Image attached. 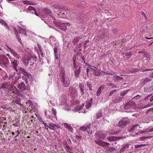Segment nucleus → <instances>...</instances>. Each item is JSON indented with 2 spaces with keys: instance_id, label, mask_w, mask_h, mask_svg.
Returning a JSON list of instances; mask_svg holds the SVG:
<instances>
[{
  "instance_id": "3",
  "label": "nucleus",
  "mask_w": 153,
  "mask_h": 153,
  "mask_svg": "<svg viewBox=\"0 0 153 153\" xmlns=\"http://www.w3.org/2000/svg\"><path fill=\"white\" fill-rule=\"evenodd\" d=\"M61 77L62 81L64 86L65 87H68L70 83V79L66 76L64 71L62 72Z\"/></svg>"
},
{
  "instance_id": "44",
  "label": "nucleus",
  "mask_w": 153,
  "mask_h": 153,
  "mask_svg": "<svg viewBox=\"0 0 153 153\" xmlns=\"http://www.w3.org/2000/svg\"><path fill=\"white\" fill-rule=\"evenodd\" d=\"M118 80L120 81L123 82V78L122 77H120L118 76Z\"/></svg>"
},
{
  "instance_id": "56",
  "label": "nucleus",
  "mask_w": 153,
  "mask_h": 153,
  "mask_svg": "<svg viewBox=\"0 0 153 153\" xmlns=\"http://www.w3.org/2000/svg\"><path fill=\"white\" fill-rule=\"evenodd\" d=\"M44 125L46 127L48 128H50V126H48L47 124H46V123H45V124H44Z\"/></svg>"
},
{
  "instance_id": "60",
  "label": "nucleus",
  "mask_w": 153,
  "mask_h": 153,
  "mask_svg": "<svg viewBox=\"0 0 153 153\" xmlns=\"http://www.w3.org/2000/svg\"><path fill=\"white\" fill-rule=\"evenodd\" d=\"M149 100L150 102H152L153 101V97L152 96L150 98Z\"/></svg>"
},
{
  "instance_id": "38",
  "label": "nucleus",
  "mask_w": 153,
  "mask_h": 153,
  "mask_svg": "<svg viewBox=\"0 0 153 153\" xmlns=\"http://www.w3.org/2000/svg\"><path fill=\"white\" fill-rule=\"evenodd\" d=\"M102 113L101 112L98 113L96 114V118L97 119H98L102 116Z\"/></svg>"
},
{
  "instance_id": "12",
  "label": "nucleus",
  "mask_w": 153,
  "mask_h": 153,
  "mask_svg": "<svg viewBox=\"0 0 153 153\" xmlns=\"http://www.w3.org/2000/svg\"><path fill=\"white\" fill-rule=\"evenodd\" d=\"M8 49L15 58L18 59H20L21 58V56L13 49L9 47H8Z\"/></svg>"
},
{
  "instance_id": "59",
  "label": "nucleus",
  "mask_w": 153,
  "mask_h": 153,
  "mask_svg": "<svg viewBox=\"0 0 153 153\" xmlns=\"http://www.w3.org/2000/svg\"><path fill=\"white\" fill-rule=\"evenodd\" d=\"M89 42V41L88 40H87L86 42L84 44V48H85L86 47V44L88 42Z\"/></svg>"
},
{
  "instance_id": "4",
  "label": "nucleus",
  "mask_w": 153,
  "mask_h": 153,
  "mask_svg": "<svg viewBox=\"0 0 153 153\" xmlns=\"http://www.w3.org/2000/svg\"><path fill=\"white\" fill-rule=\"evenodd\" d=\"M97 40L102 41H105L107 40L109 38V33L107 30H105L103 33L98 35Z\"/></svg>"
},
{
  "instance_id": "21",
  "label": "nucleus",
  "mask_w": 153,
  "mask_h": 153,
  "mask_svg": "<svg viewBox=\"0 0 153 153\" xmlns=\"http://www.w3.org/2000/svg\"><path fill=\"white\" fill-rule=\"evenodd\" d=\"M22 62H24V64L25 65H27L30 63L29 58L25 57L22 59Z\"/></svg>"
},
{
  "instance_id": "52",
  "label": "nucleus",
  "mask_w": 153,
  "mask_h": 153,
  "mask_svg": "<svg viewBox=\"0 0 153 153\" xmlns=\"http://www.w3.org/2000/svg\"><path fill=\"white\" fill-rule=\"evenodd\" d=\"M76 5L78 7L81 8L82 7V6L80 3L78 4H76Z\"/></svg>"
},
{
  "instance_id": "11",
  "label": "nucleus",
  "mask_w": 153,
  "mask_h": 153,
  "mask_svg": "<svg viewBox=\"0 0 153 153\" xmlns=\"http://www.w3.org/2000/svg\"><path fill=\"white\" fill-rule=\"evenodd\" d=\"M49 125L50 126V129L51 130H55L60 128V126L59 125L54 124L53 123H49Z\"/></svg>"
},
{
  "instance_id": "31",
  "label": "nucleus",
  "mask_w": 153,
  "mask_h": 153,
  "mask_svg": "<svg viewBox=\"0 0 153 153\" xmlns=\"http://www.w3.org/2000/svg\"><path fill=\"white\" fill-rule=\"evenodd\" d=\"M45 115L48 117H52V115L51 113L49 111H46L45 112Z\"/></svg>"
},
{
  "instance_id": "53",
  "label": "nucleus",
  "mask_w": 153,
  "mask_h": 153,
  "mask_svg": "<svg viewBox=\"0 0 153 153\" xmlns=\"http://www.w3.org/2000/svg\"><path fill=\"white\" fill-rule=\"evenodd\" d=\"M153 131V128H151V129H149L147 132V133H149L150 132H151Z\"/></svg>"
},
{
  "instance_id": "14",
  "label": "nucleus",
  "mask_w": 153,
  "mask_h": 153,
  "mask_svg": "<svg viewBox=\"0 0 153 153\" xmlns=\"http://www.w3.org/2000/svg\"><path fill=\"white\" fill-rule=\"evenodd\" d=\"M31 75L30 74H25L24 76L22 77V79L24 81H25L26 84H27L28 82V78L29 79L30 77H31Z\"/></svg>"
},
{
  "instance_id": "27",
  "label": "nucleus",
  "mask_w": 153,
  "mask_h": 153,
  "mask_svg": "<svg viewBox=\"0 0 153 153\" xmlns=\"http://www.w3.org/2000/svg\"><path fill=\"white\" fill-rule=\"evenodd\" d=\"M151 80L150 79L148 78H146L143 79L141 81V83L144 85L146 84L147 83L149 82Z\"/></svg>"
},
{
  "instance_id": "30",
  "label": "nucleus",
  "mask_w": 153,
  "mask_h": 153,
  "mask_svg": "<svg viewBox=\"0 0 153 153\" xmlns=\"http://www.w3.org/2000/svg\"><path fill=\"white\" fill-rule=\"evenodd\" d=\"M92 101V99L90 100L89 101H88V103H87L86 105L85 106L87 108H90L91 106V102Z\"/></svg>"
},
{
  "instance_id": "8",
  "label": "nucleus",
  "mask_w": 153,
  "mask_h": 153,
  "mask_svg": "<svg viewBox=\"0 0 153 153\" xmlns=\"http://www.w3.org/2000/svg\"><path fill=\"white\" fill-rule=\"evenodd\" d=\"M95 142L97 144L103 147H108L110 144L108 143L99 140H95Z\"/></svg>"
},
{
  "instance_id": "47",
  "label": "nucleus",
  "mask_w": 153,
  "mask_h": 153,
  "mask_svg": "<svg viewBox=\"0 0 153 153\" xmlns=\"http://www.w3.org/2000/svg\"><path fill=\"white\" fill-rule=\"evenodd\" d=\"M140 95H137L134 97L133 99H135L136 100H137V99L139 98L140 97Z\"/></svg>"
},
{
  "instance_id": "2",
  "label": "nucleus",
  "mask_w": 153,
  "mask_h": 153,
  "mask_svg": "<svg viewBox=\"0 0 153 153\" xmlns=\"http://www.w3.org/2000/svg\"><path fill=\"white\" fill-rule=\"evenodd\" d=\"M136 104L134 102L132 101L128 102L124 106V109L127 112L134 111L136 107Z\"/></svg>"
},
{
  "instance_id": "9",
  "label": "nucleus",
  "mask_w": 153,
  "mask_h": 153,
  "mask_svg": "<svg viewBox=\"0 0 153 153\" xmlns=\"http://www.w3.org/2000/svg\"><path fill=\"white\" fill-rule=\"evenodd\" d=\"M70 25V24L68 23H61L59 25V28L63 30H65Z\"/></svg>"
},
{
  "instance_id": "39",
  "label": "nucleus",
  "mask_w": 153,
  "mask_h": 153,
  "mask_svg": "<svg viewBox=\"0 0 153 153\" xmlns=\"http://www.w3.org/2000/svg\"><path fill=\"white\" fill-rule=\"evenodd\" d=\"M18 31L20 33H25V30L24 29L21 28H19L18 29Z\"/></svg>"
},
{
  "instance_id": "18",
  "label": "nucleus",
  "mask_w": 153,
  "mask_h": 153,
  "mask_svg": "<svg viewBox=\"0 0 153 153\" xmlns=\"http://www.w3.org/2000/svg\"><path fill=\"white\" fill-rule=\"evenodd\" d=\"M37 57L35 55H33V56L29 58V60H30V63L32 62H36L37 60Z\"/></svg>"
},
{
  "instance_id": "20",
  "label": "nucleus",
  "mask_w": 153,
  "mask_h": 153,
  "mask_svg": "<svg viewBox=\"0 0 153 153\" xmlns=\"http://www.w3.org/2000/svg\"><path fill=\"white\" fill-rule=\"evenodd\" d=\"M11 62L14 70L17 71V67L18 66L17 61L15 59H13L11 61Z\"/></svg>"
},
{
  "instance_id": "48",
  "label": "nucleus",
  "mask_w": 153,
  "mask_h": 153,
  "mask_svg": "<svg viewBox=\"0 0 153 153\" xmlns=\"http://www.w3.org/2000/svg\"><path fill=\"white\" fill-rule=\"evenodd\" d=\"M54 54H55V56H56V54H57V49L55 48H54Z\"/></svg>"
},
{
  "instance_id": "6",
  "label": "nucleus",
  "mask_w": 153,
  "mask_h": 153,
  "mask_svg": "<svg viewBox=\"0 0 153 153\" xmlns=\"http://www.w3.org/2000/svg\"><path fill=\"white\" fill-rule=\"evenodd\" d=\"M18 88L20 90L23 91L25 90H30V87L28 85H25L23 82H21L18 86Z\"/></svg>"
},
{
  "instance_id": "7",
  "label": "nucleus",
  "mask_w": 153,
  "mask_h": 153,
  "mask_svg": "<svg viewBox=\"0 0 153 153\" xmlns=\"http://www.w3.org/2000/svg\"><path fill=\"white\" fill-rule=\"evenodd\" d=\"M91 124H89L86 126H82L80 128V129L83 131L86 132L89 134H91L92 131H90Z\"/></svg>"
},
{
  "instance_id": "25",
  "label": "nucleus",
  "mask_w": 153,
  "mask_h": 153,
  "mask_svg": "<svg viewBox=\"0 0 153 153\" xmlns=\"http://www.w3.org/2000/svg\"><path fill=\"white\" fill-rule=\"evenodd\" d=\"M150 28L149 26H147L146 25H145L143 26L142 27V31L143 32H145Z\"/></svg>"
},
{
  "instance_id": "50",
  "label": "nucleus",
  "mask_w": 153,
  "mask_h": 153,
  "mask_svg": "<svg viewBox=\"0 0 153 153\" xmlns=\"http://www.w3.org/2000/svg\"><path fill=\"white\" fill-rule=\"evenodd\" d=\"M76 137L78 140L79 139H81L82 138V137L79 136H78L77 135H76Z\"/></svg>"
},
{
  "instance_id": "22",
  "label": "nucleus",
  "mask_w": 153,
  "mask_h": 153,
  "mask_svg": "<svg viewBox=\"0 0 153 153\" xmlns=\"http://www.w3.org/2000/svg\"><path fill=\"white\" fill-rule=\"evenodd\" d=\"M80 39H81L80 37H76L73 40L72 42L74 45H76L78 44V42Z\"/></svg>"
},
{
  "instance_id": "29",
  "label": "nucleus",
  "mask_w": 153,
  "mask_h": 153,
  "mask_svg": "<svg viewBox=\"0 0 153 153\" xmlns=\"http://www.w3.org/2000/svg\"><path fill=\"white\" fill-rule=\"evenodd\" d=\"M52 113L51 114L52 117H56V110L54 108H53L51 109Z\"/></svg>"
},
{
  "instance_id": "17",
  "label": "nucleus",
  "mask_w": 153,
  "mask_h": 153,
  "mask_svg": "<svg viewBox=\"0 0 153 153\" xmlns=\"http://www.w3.org/2000/svg\"><path fill=\"white\" fill-rule=\"evenodd\" d=\"M122 138V137H116L115 136H113L111 137H107V139H108L109 141H113L116 140L118 139H120Z\"/></svg>"
},
{
  "instance_id": "16",
  "label": "nucleus",
  "mask_w": 153,
  "mask_h": 153,
  "mask_svg": "<svg viewBox=\"0 0 153 153\" xmlns=\"http://www.w3.org/2000/svg\"><path fill=\"white\" fill-rule=\"evenodd\" d=\"M63 126L65 128L67 129L70 131L73 132V129L71 127L70 125L66 123H63Z\"/></svg>"
},
{
  "instance_id": "64",
  "label": "nucleus",
  "mask_w": 153,
  "mask_h": 153,
  "mask_svg": "<svg viewBox=\"0 0 153 153\" xmlns=\"http://www.w3.org/2000/svg\"><path fill=\"white\" fill-rule=\"evenodd\" d=\"M115 150V148H113V147H111V148L110 149H109V150H111V151H114V150Z\"/></svg>"
},
{
  "instance_id": "35",
  "label": "nucleus",
  "mask_w": 153,
  "mask_h": 153,
  "mask_svg": "<svg viewBox=\"0 0 153 153\" xmlns=\"http://www.w3.org/2000/svg\"><path fill=\"white\" fill-rule=\"evenodd\" d=\"M22 2L25 4H27L30 5H33L32 2L30 1H22Z\"/></svg>"
},
{
  "instance_id": "49",
  "label": "nucleus",
  "mask_w": 153,
  "mask_h": 153,
  "mask_svg": "<svg viewBox=\"0 0 153 153\" xmlns=\"http://www.w3.org/2000/svg\"><path fill=\"white\" fill-rule=\"evenodd\" d=\"M150 75H149V77L151 78H153V73L152 72H150Z\"/></svg>"
},
{
  "instance_id": "45",
  "label": "nucleus",
  "mask_w": 153,
  "mask_h": 153,
  "mask_svg": "<svg viewBox=\"0 0 153 153\" xmlns=\"http://www.w3.org/2000/svg\"><path fill=\"white\" fill-rule=\"evenodd\" d=\"M116 91V90H114L113 91H111L109 94V95L110 96H111Z\"/></svg>"
},
{
  "instance_id": "57",
  "label": "nucleus",
  "mask_w": 153,
  "mask_h": 153,
  "mask_svg": "<svg viewBox=\"0 0 153 153\" xmlns=\"http://www.w3.org/2000/svg\"><path fill=\"white\" fill-rule=\"evenodd\" d=\"M147 130V129H146V130H142V131H140V134H143V133H145V132H146V131Z\"/></svg>"
},
{
  "instance_id": "62",
  "label": "nucleus",
  "mask_w": 153,
  "mask_h": 153,
  "mask_svg": "<svg viewBox=\"0 0 153 153\" xmlns=\"http://www.w3.org/2000/svg\"><path fill=\"white\" fill-rule=\"evenodd\" d=\"M15 102L19 105H21V106H22V105H23L22 104L20 103V102H19V101H17V102Z\"/></svg>"
},
{
  "instance_id": "54",
  "label": "nucleus",
  "mask_w": 153,
  "mask_h": 153,
  "mask_svg": "<svg viewBox=\"0 0 153 153\" xmlns=\"http://www.w3.org/2000/svg\"><path fill=\"white\" fill-rule=\"evenodd\" d=\"M135 148H139L141 147V145H137L135 146Z\"/></svg>"
},
{
  "instance_id": "51",
  "label": "nucleus",
  "mask_w": 153,
  "mask_h": 153,
  "mask_svg": "<svg viewBox=\"0 0 153 153\" xmlns=\"http://www.w3.org/2000/svg\"><path fill=\"white\" fill-rule=\"evenodd\" d=\"M150 96V95H148L147 97H146L144 99V100H149V97Z\"/></svg>"
},
{
  "instance_id": "5",
  "label": "nucleus",
  "mask_w": 153,
  "mask_h": 153,
  "mask_svg": "<svg viewBox=\"0 0 153 153\" xmlns=\"http://www.w3.org/2000/svg\"><path fill=\"white\" fill-rule=\"evenodd\" d=\"M9 62L8 58L5 56L0 55V65H6Z\"/></svg>"
},
{
  "instance_id": "40",
  "label": "nucleus",
  "mask_w": 153,
  "mask_h": 153,
  "mask_svg": "<svg viewBox=\"0 0 153 153\" xmlns=\"http://www.w3.org/2000/svg\"><path fill=\"white\" fill-rule=\"evenodd\" d=\"M128 90H126L122 92H121L120 93V94L121 95H122V96H125L128 92Z\"/></svg>"
},
{
  "instance_id": "1",
  "label": "nucleus",
  "mask_w": 153,
  "mask_h": 153,
  "mask_svg": "<svg viewBox=\"0 0 153 153\" xmlns=\"http://www.w3.org/2000/svg\"><path fill=\"white\" fill-rule=\"evenodd\" d=\"M1 88L5 90L8 89V94L12 96H14L16 97L18 95V92L16 88L14 85H11L7 82L2 83Z\"/></svg>"
},
{
  "instance_id": "61",
  "label": "nucleus",
  "mask_w": 153,
  "mask_h": 153,
  "mask_svg": "<svg viewBox=\"0 0 153 153\" xmlns=\"http://www.w3.org/2000/svg\"><path fill=\"white\" fill-rule=\"evenodd\" d=\"M40 51V52H41V54H40L41 55V56L42 57H44V54H43V51H41V50Z\"/></svg>"
},
{
  "instance_id": "41",
  "label": "nucleus",
  "mask_w": 153,
  "mask_h": 153,
  "mask_svg": "<svg viewBox=\"0 0 153 153\" xmlns=\"http://www.w3.org/2000/svg\"><path fill=\"white\" fill-rule=\"evenodd\" d=\"M118 76L116 75H114L112 77V78H113V79L115 80H118Z\"/></svg>"
},
{
  "instance_id": "63",
  "label": "nucleus",
  "mask_w": 153,
  "mask_h": 153,
  "mask_svg": "<svg viewBox=\"0 0 153 153\" xmlns=\"http://www.w3.org/2000/svg\"><path fill=\"white\" fill-rule=\"evenodd\" d=\"M40 121L44 125L45 123L42 119L40 120Z\"/></svg>"
},
{
  "instance_id": "26",
  "label": "nucleus",
  "mask_w": 153,
  "mask_h": 153,
  "mask_svg": "<svg viewBox=\"0 0 153 153\" xmlns=\"http://www.w3.org/2000/svg\"><path fill=\"white\" fill-rule=\"evenodd\" d=\"M59 13H62L63 14V15H62L63 16H65L66 17H71V14L69 12H67V11H65V12H59Z\"/></svg>"
},
{
  "instance_id": "43",
  "label": "nucleus",
  "mask_w": 153,
  "mask_h": 153,
  "mask_svg": "<svg viewBox=\"0 0 153 153\" xmlns=\"http://www.w3.org/2000/svg\"><path fill=\"white\" fill-rule=\"evenodd\" d=\"M141 14L143 16H144L145 19L147 20V18L145 13L144 12H141Z\"/></svg>"
},
{
  "instance_id": "36",
  "label": "nucleus",
  "mask_w": 153,
  "mask_h": 153,
  "mask_svg": "<svg viewBox=\"0 0 153 153\" xmlns=\"http://www.w3.org/2000/svg\"><path fill=\"white\" fill-rule=\"evenodd\" d=\"M131 53L130 52L126 53L125 54V56H127V58H130L131 56Z\"/></svg>"
},
{
  "instance_id": "33",
  "label": "nucleus",
  "mask_w": 153,
  "mask_h": 153,
  "mask_svg": "<svg viewBox=\"0 0 153 153\" xmlns=\"http://www.w3.org/2000/svg\"><path fill=\"white\" fill-rule=\"evenodd\" d=\"M28 10L31 11L33 13H34V11L36 10L35 8L31 6H29L28 8Z\"/></svg>"
},
{
  "instance_id": "28",
  "label": "nucleus",
  "mask_w": 153,
  "mask_h": 153,
  "mask_svg": "<svg viewBox=\"0 0 153 153\" xmlns=\"http://www.w3.org/2000/svg\"><path fill=\"white\" fill-rule=\"evenodd\" d=\"M80 70L79 67L78 69L75 70V76L76 77H78L80 73Z\"/></svg>"
},
{
  "instance_id": "15",
  "label": "nucleus",
  "mask_w": 153,
  "mask_h": 153,
  "mask_svg": "<svg viewBox=\"0 0 153 153\" xmlns=\"http://www.w3.org/2000/svg\"><path fill=\"white\" fill-rule=\"evenodd\" d=\"M105 85L102 84L99 88L97 93V95L99 96L102 92L105 87Z\"/></svg>"
},
{
  "instance_id": "10",
  "label": "nucleus",
  "mask_w": 153,
  "mask_h": 153,
  "mask_svg": "<svg viewBox=\"0 0 153 153\" xmlns=\"http://www.w3.org/2000/svg\"><path fill=\"white\" fill-rule=\"evenodd\" d=\"M68 92L73 97L76 96L77 94L76 89L72 87H70Z\"/></svg>"
},
{
  "instance_id": "46",
  "label": "nucleus",
  "mask_w": 153,
  "mask_h": 153,
  "mask_svg": "<svg viewBox=\"0 0 153 153\" xmlns=\"http://www.w3.org/2000/svg\"><path fill=\"white\" fill-rule=\"evenodd\" d=\"M5 22L3 20L0 19V23L3 25Z\"/></svg>"
},
{
  "instance_id": "42",
  "label": "nucleus",
  "mask_w": 153,
  "mask_h": 153,
  "mask_svg": "<svg viewBox=\"0 0 153 153\" xmlns=\"http://www.w3.org/2000/svg\"><path fill=\"white\" fill-rule=\"evenodd\" d=\"M109 133L111 134H116L117 133H116L115 131H113L112 130H110L109 132Z\"/></svg>"
},
{
  "instance_id": "58",
  "label": "nucleus",
  "mask_w": 153,
  "mask_h": 153,
  "mask_svg": "<svg viewBox=\"0 0 153 153\" xmlns=\"http://www.w3.org/2000/svg\"><path fill=\"white\" fill-rule=\"evenodd\" d=\"M89 70H90V68H87V69H86V72H87V74L88 75V72H89Z\"/></svg>"
},
{
  "instance_id": "32",
  "label": "nucleus",
  "mask_w": 153,
  "mask_h": 153,
  "mask_svg": "<svg viewBox=\"0 0 153 153\" xmlns=\"http://www.w3.org/2000/svg\"><path fill=\"white\" fill-rule=\"evenodd\" d=\"M54 9L57 10H64L65 8L64 7H60L59 6L56 5L54 6Z\"/></svg>"
},
{
  "instance_id": "24",
  "label": "nucleus",
  "mask_w": 153,
  "mask_h": 153,
  "mask_svg": "<svg viewBox=\"0 0 153 153\" xmlns=\"http://www.w3.org/2000/svg\"><path fill=\"white\" fill-rule=\"evenodd\" d=\"M79 88H80V91L81 94L82 95L84 94V87L83 84H81L79 85Z\"/></svg>"
},
{
  "instance_id": "34",
  "label": "nucleus",
  "mask_w": 153,
  "mask_h": 153,
  "mask_svg": "<svg viewBox=\"0 0 153 153\" xmlns=\"http://www.w3.org/2000/svg\"><path fill=\"white\" fill-rule=\"evenodd\" d=\"M20 70L24 74V75L25 74H29L27 73L26 70L23 68L20 67Z\"/></svg>"
},
{
  "instance_id": "55",
  "label": "nucleus",
  "mask_w": 153,
  "mask_h": 153,
  "mask_svg": "<svg viewBox=\"0 0 153 153\" xmlns=\"http://www.w3.org/2000/svg\"><path fill=\"white\" fill-rule=\"evenodd\" d=\"M117 30L116 29H114L113 30V32L114 33H117Z\"/></svg>"
},
{
  "instance_id": "19",
  "label": "nucleus",
  "mask_w": 153,
  "mask_h": 153,
  "mask_svg": "<svg viewBox=\"0 0 153 153\" xmlns=\"http://www.w3.org/2000/svg\"><path fill=\"white\" fill-rule=\"evenodd\" d=\"M139 125L138 124L135 126H132L128 128V131H136V129L138 127H139Z\"/></svg>"
},
{
  "instance_id": "37",
  "label": "nucleus",
  "mask_w": 153,
  "mask_h": 153,
  "mask_svg": "<svg viewBox=\"0 0 153 153\" xmlns=\"http://www.w3.org/2000/svg\"><path fill=\"white\" fill-rule=\"evenodd\" d=\"M90 68V70L91 71H94V74L95 75V76H98V75H99L100 74H97L96 73V72H97V70L96 69H95L93 68Z\"/></svg>"
},
{
  "instance_id": "13",
  "label": "nucleus",
  "mask_w": 153,
  "mask_h": 153,
  "mask_svg": "<svg viewBox=\"0 0 153 153\" xmlns=\"http://www.w3.org/2000/svg\"><path fill=\"white\" fill-rule=\"evenodd\" d=\"M127 123V122L126 120H120L119 121L118 126L120 127L123 128L126 125Z\"/></svg>"
},
{
  "instance_id": "23",
  "label": "nucleus",
  "mask_w": 153,
  "mask_h": 153,
  "mask_svg": "<svg viewBox=\"0 0 153 153\" xmlns=\"http://www.w3.org/2000/svg\"><path fill=\"white\" fill-rule=\"evenodd\" d=\"M15 34L16 35V36L17 38V41L21 44H22V43L21 40L20 38L19 37V36L18 35V33L17 31V30L16 29H15Z\"/></svg>"
}]
</instances>
